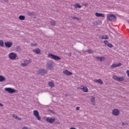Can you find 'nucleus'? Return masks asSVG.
I'll list each match as a JSON object with an SVG mask.
<instances>
[{
  "label": "nucleus",
  "mask_w": 129,
  "mask_h": 129,
  "mask_svg": "<svg viewBox=\"0 0 129 129\" xmlns=\"http://www.w3.org/2000/svg\"><path fill=\"white\" fill-rule=\"evenodd\" d=\"M48 57L51 58L53 60H55V61H59V60H61V57H60V56H58L57 55H54L52 53L48 54Z\"/></svg>",
  "instance_id": "nucleus-1"
},
{
  "label": "nucleus",
  "mask_w": 129,
  "mask_h": 129,
  "mask_svg": "<svg viewBox=\"0 0 129 129\" xmlns=\"http://www.w3.org/2000/svg\"><path fill=\"white\" fill-rule=\"evenodd\" d=\"M107 18L109 22H115L116 21V16L113 14L108 15Z\"/></svg>",
  "instance_id": "nucleus-2"
},
{
  "label": "nucleus",
  "mask_w": 129,
  "mask_h": 129,
  "mask_svg": "<svg viewBox=\"0 0 129 129\" xmlns=\"http://www.w3.org/2000/svg\"><path fill=\"white\" fill-rule=\"evenodd\" d=\"M37 73L38 74H40L42 76H44V75H45V74H47V73H48V72L47 71V70H45L44 69H42L39 70L37 72Z\"/></svg>",
  "instance_id": "nucleus-3"
},
{
  "label": "nucleus",
  "mask_w": 129,
  "mask_h": 129,
  "mask_svg": "<svg viewBox=\"0 0 129 129\" xmlns=\"http://www.w3.org/2000/svg\"><path fill=\"white\" fill-rule=\"evenodd\" d=\"M113 78L114 79V80H117V81H123L124 80V76H122L121 77H117L116 76H114L113 77Z\"/></svg>",
  "instance_id": "nucleus-4"
},
{
  "label": "nucleus",
  "mask_w": 129,
  "mask_h": 129,
  "mask_svg": "<svg viewBox=\"0 0 129 129\" xmlns=\"http://www.w3.org/2000/svg\"><path fill=\"white\" fill-rule=\"evenodd\" d=\"M5 91H7L9 93H15L16 90L12 88H6L5 89Z\"/></svg>",
  "instance_id": "nucleus-5"
},
{
  "label": "nucleus",
  "mask_w": 129,
  "mask_h": 129,
  "mask_svg": "<svg viewBox=\"0 0 129 129\" xmlns=\"http://www.w3.org/2000/svg\"><path fill=\"white\" fill-rule=\"evenodd\" d=\"M33 114L37 118L38 120H41V117L39 115V112L37 110L33 111Z\"/></svg>",
  "instance_id": "nucleus-6"
},
{
  "label": "nucleus",
  "mask_w": 129,
  "mask_h": 129,
  "mask_svg": "<svg viewBox=\"0 0 129 129\" xmlns=\"http://www.w3.org/2000/svg\"><path fill=\"white\" fill-rule=\"evenodd\" d=\"M112 113L113 115H115V116H117V115L119 114V110L117 109H114L112 110Z\"/></svg>",
  "instance_id": "nucleus-7"
},
{
  "label": "nucleus",
  "mask_w": 129,
  "mask_h": 129,
  "mask_svg": "<svg viewBox=\"0 0 129 129\" xmlns=\"http://www.w3.org/2000/svg\"><path fill=\"white\" fill-rule=\"evenodd\" d=\"M46 121L49 122V123H53L55 122V118L54 117H47L46 118Z\"/></svg>",
  "instance_id": "nucleus-8"
},
{
  "label": "nucleus",
  "mask_w": 129,
  "mask_h": 129,
  "mask_svg": "<svg viewBox=\"0 0 129 129\" xmlns=\"http://www.w3.org/2000/svg\"><path fill=\"white\" fill-rule=\"evenodd\" d=\"M17 57V54L15 53H11L9 54V58L11 60H15V58H16Z\"/></svg>",
  "instance_id": "nucleus-9"
},
{
  "label": "nucleus",
  "mask_w": 129,
  "mask_h": 129,
  "mask_svg": "<svg viewBox=\"0 0 129 129\" xmlns=\"http://www.w3.org/2000/svg\"><path fill=\"white\" fill-rule=\"evenodd\" d=\"M5 45L7 47V48H11V47L13 46V42L11 41H7L5 42Z\"/></svg>",
  "instance_id": "nucleus-10"
},
{
  "label": "nucleus",
  "mask_w": 129,
  "mask_h": 129,
  "mask_svg": "<svg viewBox=\"0 0 129 129\" xmlns=\"http://www.w3.org/2000/svg\"><path fill=\"white\" fill-rule=\"evenodd\" d=\"M63 74L67 75V76H71L73 74L72 72H70L69 71L66 70L63 71Z\"/></svg>",
  "instance_id": "nucleus-11"
},
{
  "label": "nucleus",
  "mask_w": 129,
  "mask_h": 129,
  "mask_svg": "<svg viewBox=\"0 0 129 129\" xmlns=\"http://www.w3.org/2000/svg\"><path fill=\"white\" fill-rule=\"evenodd\" d=\"M47 67L48 69L51 70V69H53V68H54V64L52 62H48L47 63Z\"/></svg>",
  "instance_id": "nucleus-12"
},
{
  "label": "nucleus",
  "mask_w": 129,
  "mask_h": 129,
  "mask_svg": "<svg viewBox=\"0 0 129 129\" xmlns=\"http://www.w3.org/2000/svg\"><path fill=\"white\" fill-rule=\"evenodd\" d=\"M120 66H121V63L119 62L118 63H113L111 66V68H115L116 67H119Z\"/></svg>",
  "instance_id": "nucleus-13"
},
{
  "label": "nucleus",
  "mask_w": 129,
  "mask_h": 129,
  "mask_svg": "<svg viewBox=\"0 0 129 129\" xmlns=\"http://www.w3.org/2000/svg\"><path fill=\"white\" fill-rule=\"evenodd\" d=\"M94 81L95 82H96V83H99V84H101V85L103 84V82L101 79H99L98 80L95 79Z\"/></svg>",
  "instance_id": "nucleus-14"
},
{
  "label": "nucleus",
  "mask_w": 129,
  "mask_h": 129,
  "mask_svg": "<svg viewBox=\"0 0 129 129\" xmlns=\"http://www.w3.org/2000/svg\"><path fill=\"white\" fill-rule=\"evenodd\" d=\"M81 89L83 90L84 92H88V88L86 86H81Z\"/></svg>",
  "instance_id": "nucleus-15"
},
{
  "label": "nucleus",
  "mask_w": 129,
  "mask_h": 129,
  "mask_svg": "<svg viewBox=\"0 0 129 129\" xmlns=\"http://www.w3.org/2000/svg\"><path fill=\"white\" fill-rule=\"evenodd\" d=\"M95 16L96 17H101V18H104L105 17L104 14L102 13H98L97 12L95 13Z\"/></svg>",
  "instance_id": "nucleus-16"
},
{
  "label": "nucleus",
  "mask_w": 129,
  "mask_h": 129,
  "mask_svg": "<svg viewBox=\"0 0 129 129\" xmlns=\"http://www.w3.org/2000/svg\"><path fill=\"white\" fill-rule=\"evenodd\" d=\"M33 52L36 53V54H40V53H41V50L39 48H36L33 50Z\"/></svg>",
  "instance_id": "nucleus-17"
},
{
  "label": "nucleus",
  "mask_w": 129,
  "mask_h": 129,
  "mask_svg": "<svg viewBox=\"0 0 129 129\" xmlns=\"http://www.w3.org/2000/svg\"><path fill=\"white\" fill-rule=\"evenodd\" d=\"M4 81H6V78L5 77L0 75V82H4Z\"/></svg>",
  "instance_id": "nucleus-18"
},
{
  "label": "nucleus",
  "mask_w": 129,
  "mask_h": 129,
  "mask_svg": "<svg viewBox=\"0 0 129 129\" xmlns=\"http://www.w3.org/2000/svg\"><path fill=\"white\" fill-rule=\"evenodd\" d=\"M101 38L104 40H108V39H109V37L107 36V35H102L101 37Z\"/></svg>",
  "instance_id": "nucleus-19"
},
{
  "label": "nucleus",
  "mask_w": 129,
  "mask_h": 129,
  "mask_svg": "<svg viewBox=\"0 0 129 129\" xmlns=\"http://www.w3.org/2000/svg\"><path fill=\"white\" fill-rule=\"evenodd\" d=\"M91 101L93 104V105H95V98L94 97H92L91 99Z\"/></svg>",
  "instance_id": "nucleus-20"
},
{
  "label": "nucleus",
  "mask_w": 129,
  "mask_h": 129,
  "mask_svg": "<svg viewBox=\"0 0 129 129\" xmlns=\"http://www.w3.org/2000/svg\"><path fill=\"white\" fill-rule=\"evenodd\" d=\"M48 85L50 87H51V88L55 87V85L54 84L53 82H49L48 83Z\"/></svg>",
  "instance_id": "nucleus-21"
},
{
  "label": "nucleus",
  "mask_w": 129,
  "mask_h": 129,
  "mask_svg": "<svg viewBox=\"0 0 129 129\" xmlns=\"http://www.w3.org/2000/svg\"><path fill=\"white\" fill-rule=\"evenodd\" d=\"M19 20H21V21H24V20L26 19V17H25V16L20 15L19 17Z\"/></svg>",
  "instance_id": "nucleus-22"
},
{
  "label": "nucleus",
  "mask_w": 129,
  "mask_h": 129,
  "mask_svg": "<svg viewBox=\"0 0 129 129\" xmlns=\"http://www.w3.org/2000/svg\"><path fill=\"white\" fill-rule=\"evenodd\" d=\"M75 7L76 8V9H81L82 7L81 5H79V4H76L75 5Z\"/></svg>",
  "instance_id": "nucleus-23"
},
{
  "label": "nucleus",
  "mask_w": 129,
  "mask_h": 129,
  "mask_svg": "<svg viewBox=\"0 0 129 129\" xmlns=\"http://www.w3.org/2000/svg\"><path fill=\"white\" fill-rule=\"evenodd\" d=\"M69 18H71L73 19V20H80L79 18L76 17H75V16H73V17H69Z\"/></svg>",
  "instance_id": "nucleus-24"
},
{
  "label": "nucleus",
  "mask_w": 129,
  "mask_h": 129,
  "mask_svg": "<svg viewBox=\"0 0 129 129\" xmlns=\"http://www.w3.org/2000/svg\"><path fill=\"white\" fill-rule=\"evenodd\" d=\"M50 24H51V26H55L56 25V21H51Z\"/></svg>",
  "instance_id": "nucleus-25"
},
{
  "label": "nucleus",
  "mask_w": 129,
  "mask_h": 129,
  "mask_svg": "<svg viewBox=\"0 0 129 129\" xmlns=\"http://www.w3.org/2000/svg\"><path fill=\"white\" fill-rule=\"evenodd\" d=\"M105 60V57L104 56L100 57V61L101 62L102 61H104Z\"/></svg>",
  "instance_id": "nucleus-26"
},
{
  "label": "nucleus",
  "mask_w": 129,
  "mask_h": 129,
  "mask_svg": "<svg viewBox=\"0 0 129 129\" xmlns=\"http://www.w3.org/2000/svg\"><path fill=\"white\" fill-rule=\"evenodd\" d=\"M28 16H34V12H28Z\"/></svg>",
  "instance_id": "nucleus-27"
},
{
  "label": "nucleus",
  "mask_w": 129,
  "mask_h": 129,
  "mask_svg": "<svg viewBox=\"0 0 129 129\" xmlns=\"http://www.w3.org/2000/svg\"><path fill=\"white\" fill-rule=\"evenodd\" d=\"M0 46L1 47H4V41L0 40Z\"/></svg>",
  "instance_id": "nucleus-28"
},
{
  "label": "nucleus",
  "mask_w": 129,
  "mask_h": 129,
  "mask_svg": "<svg viewBox=\"0 0 129 129\" xmlns=\"http://www.w3.org/2000/svg\"><path fill=\"white\" fill-rule=\"evenodd\" d=\"M104 43L105 46H107V45H108L110 43L109 42H108V41H107V40L104 41Z\"/></svg>",
  "instance_id": "nucleus-29"
},
{
  "label": "nucleus",
  "mask_w": 129,
  "mask_h": 129,
  "mask_svg": "<svg viewBox=\"0 0 129 129\" xmlns=\"http://www.w3.org/2000/svg\"><path fill=\"white\" fill-rule=\"evenodd\" d=\"M86 52H88L89 54H92V53H93V51H92V50H87Z\"/></svg>",
  "instance_id": "nucleus-30"
},
{
  "label": "nucleus",
  "mask_w": 129,
  "mask_h": 129,
  "mask_svg": "<svg viewBox=\"0 0 129 129\" xmlns=\"http://www.w3.org/2000/svg\"><path fill=\"white\" fill-rule=\"evenodd\" d=\"M21 65H22V66H28L27 62H26L21 63Z\"/></svg>",
  "instance_id": "nucleus-31"
},
{
  "label": "nucleus",
  "mask_w": 129,
  "mask_h": 129,
  "mask_svg": "<svg viewBox=\"0 0 129 129\" xmlns=\"http://www.w3.org/2000/svg\"><path fill=\"white\" fill-rule=\"evenodd\" d=\"M107 46L109 47V48H112V45L110 43L107 44Z\"/></svg>",
  "instance_id": "nucleus-32"
},
{
  "label": "nucleus",
  "mask_w": 129,
  "mask_h": 129,
  "mask_svg": "<svg viewBox=\"0 0 129 129\" xmlns=\"http://www.w3.org/2000/svg\"><path fill=\"white\" fill-rule=\"evenodd\" d=\"M48 111H49V112H51V113H52L53 114H54V113H55V112L53 110H50V109H49Z\"/></svg>",
  "instance_id": "nucleus-33"
},
{
  "label": "nucleus",
  "mask_w": 129,
  "mask_h": 129,
  "mask_svg": "<svg viewBox=\"0 0 129 129\" xmlns=\"http://www.w3.org/2000/svg\"><path fill=\"white\" fill-rule=\"evenodd\" d=\"M25 62H26V64H27V65H28V64H30V63H31V61H30V60H26Z\"/></svg>",
  "instance_id": "nucleus-34"
},
{
  "label": "nucleus",
  "mask_w": 129,
  "mask_h": 129,
  "mask_svg": "<svg viewBox=\"0 0 129 129\" xmlns=\"http://www.w3.org/2000/svg\"><path fill=\"white\" fill-rule=\"evenodd\" d=\"M128 124V123H127V122H122V125H127Z\"/></svg>",
  "instance_id": "nucleus-35"
},
{
  "label": "nucleus",
  "mask_w": 129,
  "mask_h": 129,
  "mask_svg": "<svg viewBox=\"0 0 129 129\" xmlns=\"http://www.w3.org/2000/svg\"><path fill=\"white\" fill-rule=\"evenodd\" d=\"M16 119H17L18 120H21V118H20L18 116H16L15 117Z\"/></svg>",
  "instance_id": "nucleus-36"
},
{
  "label": "nucleus",
  "mask_w": 129,
  "mask_h": 129,
  "mask_svg": "<svg viewBox=\"0 0 129 129\" xmlns=\"http://www.w3.org/2000/svg\"><path fill=\"white\" fill-rule=\"evenodd\" d=\"M4 107V104H3L2 103H0V107Z\"/></svg>",
  "instance_id": "nucleus-37"
},
{
  "label": "nucleus",
  "mask_w": 129,
  "mask_h": 129,
  "mask_svg": "<svg viewBox=\"0 0 129 129\" xmlns=\"http://www.w3.org/2000/svg\"><path fill=\"white\" fill-rule=\"evenodd\" d=\"M79 109H80V107H76V110H79Z\"/></svg>",
  "instance_id": "nucleus-38"
},
{
  "label": "nucleus",
  "mask_w": 129,
  "mask_h": 129,
  "mask_svg": "<svg viewBox=\"0 0 129 129\" xmlns=\"http://www.w3.org/2000/svg\"><path fill=\"white\" fill-rule=\"evenodd\" d=\"M96 58L97 59V60H100V57H96Z\"/></svg>",
  "instance_id": "nucleus-39"
},
{
  "label": "nucleus",
  "mask_w": 129,
  "mask_h": 129,
  "mask_svg": "<svg viewBox=\"0 0 129 129\" xmlns=\"http://www.w3.org/2000/svg\"><path fill=\"white\" fill-rule=\"evenodd\" d=\"M4 2H9V0H3Z\"/></svg>",
  "instance_id": "nucleus-40"
},
{
  "label": "nucleus",
  "mask_w": 129,
  "mask_h": 129,
  "mask_svg": "<svg viewBox=\"0 0 129 129\" xmlns=\"http://www.w3.org/2000/svg\"><path fill=\"white\" fill-rule=\"evenodd\" d=\"M13 117H15V114H13Z\"/></svg>",
  "instance_id": "nucleus-41"
},
{
  "label": "nucleus",
  "mask_w": 129,
  "mask_h": 129,
  "mask_svg": "<svg viewBox=\"0 0 129 129\" xmlns=\"http://www.w3.org/2000/svg\"><path fill=\"white\" fill-rule=\"evenodd\" d=\"M85 6L86 7V6H88V4H85Z\"/></svg>",
  "instance_id": "nucleus-42"
},
{
  "label": "nucleus",
  "mask_w": 129,
  "mask_h": 129,
  "mask_svg": "<svg viewBox=\"0 0 129 129\" xmlns=\"http://www.w3.org/2000/svg\"><path fill=\"white\" fill-rule=\"evenodd\" d=\"M69 56H71V54H69Z\"/></svg>",
  "instance_id": "nucleus-43"
},
{
  "label": "nucleus",
  "mask_w": 129,
  "mask_h": 129,
  "mask_svg": "<svg viewBox=\"0 0 129 129\" xmlns=\"http://www.w3.org/2000/svg\"><path fill=\"white\" fill-rule=\"evenodd\" d=\"M128 24H129V21L128 22Z\"/></svg>",
  "instance_id": "nucleus-44"
}]
</instances>
